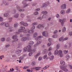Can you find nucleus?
Wrapping results in <instances>:
<instances>
[{"instance_id":"obj_62","label":"nucleus","mask_w":72,"mask_h":72,"mask_svg":"<svg viewBox=\"0 0 72 72\" xmlns=\"http://www.w3.org/2000/svg\"><path fill=\"white\" fill-rule=\"evenodd\" d=\"M40 10V8H37L35 10L36 11H39Z\"/></svg>"},{"instance_id":"obj_12","label":"nucleus","mask_w":72,"mask_h":72,"mask_svg":"<svg viewBox=\"0 0 72 72\" xmlns=\"http://www.w3.org/2000/svg\"><path fill=\"white\" fill-rule=\"evenodd\" d=\"M45 24H43L42 25H41L39 24L37 28H40L41 27H45Z\"/></svg>"},{"instance_id":"obj_11","label":"nucleus","mask_w":72,"mask_h":72,"mask_svg":"<svg viewBox=\"0 0 72 72\" xmlns=\"http://www.w3.org/2000/svg\"><path fill=\"white\" fill-rule=\"evenodd\" d=\"M20 24H22V25H23L24 26H28V24H27V23H24V22H20Z\"/></svg>"},{"instance_id":"obj_22","label":"nucleus","mask_w":72,"mask_h":72,"mask_svg":"<svg viewBox=\"0 0 72 72\" xmlns=\"http://www.w3.org/2000/svg\"><path fill=\"white\" fill-rule=\"evenodd\" d=\"M60 64H61V65H62V66H63L64 65H65V62H64V61H61L60 62Z\"/></svg>"},{"instance_id":"obj_64","label":"nucleus","mask_w":72,"mask_h":72,"mask_svg":"<svg viewBox=\"0 0 72 72\" xmlns=\"http://www.w3.org/2000/svg\"><path fill=\"white\" fill-rule=\"evenodd\" d=\"M69 67L70 69H72V66L71 65H69Z\"/></svg>"},{"instance_id":"obj_21","label":"nucleus","mask_w":72,"mask_h":72,"mask_svg":"<svg viewBox=\"0 0 72 72\" xmlns=\"http://www.w3.org/2000/svg\"><path fill=\"white\" fill-rule=\"evenodd\" d=\"M37 33H35L33 34V37L34 38H35L36 37H37Z\"/></svg>"},{"instance_id":"obj_7","label":"nucleus","mask_w":72,"mask_h":72,"mask_svg":"<svg viewBox=\"0 0 72 72\" xmlns=\"http://www.w3.org/2000/svg\"><path fill=\"white\" fill-rule=\"evenodd\" d=\"M66 66H61L60 67V68L61 69H62L63 71H68V69L66 68Z\"/></svg>"},{"instance_id":"obj_42","label":"nucleus","mask_w":72,"mask_h":72,"mask_svg":"<svg viewBox=\"0 0 72 72\" xmlns=\"http://www.w3.org/2000/svg\"><path fill=\"white\" fill-rule=\"evenodd\" d=\"M53 49L51 47H50L48 50V51H50L52 50Z\"/></svg>"},{"instance_id":"obj_16","label":"nucleus","mask_w":72,"mask_h":72,"mask_svg":"<svg viewBox=\"0 0 72 72\" xmlns=\"http://www.w3.org/2000/svg\"><path fill=\"white\" fill-rule=\"evenodd\" d=\"M48 50L45 49L44 50V51H43V54H46L48 53Z\"/></svg>"},{"instance_id":"obj_26","label":"nucleus","mask_w":72,"mask_h":72,"mask_svg":"<svg viewBox=\"0 0 72 72\" xmlns=\"http://www.w3.org/2000/svg\"><path fill=\"white\" fill-rule=\"evenodd\" d=\"M54 56H50V60H53V59L54 58Z\"/></svg>"},{"instance_id":"obj_13","label":"nucleus","mask_w":72,"mask_h":72,"mask_svg":"<svg viewBox=\"0 0 72 72\" xmlns=\"http://www.w3.org/2000/svg\"><path fill=\"white\" fill-rule=\"evenodd\" d=\"M61 8L62 9H65L66 8V4H62L61 6Z\"/></svg>"},{"instance_id":"obj_38","label":"nucleus","mask_w":72,"mask_h":72,"mask_svg":"<svg viewBox=\"0 0 72 72\" xmlns=\"http://www.w3.org/2000/svg\"><path fill=\"white\" fill-rule=\"evenodd\" d=\"M32 66H35L36 65V63L35 62H33L32 63Z\"/></svg>"},{"instance_id":"obj_44","label":"nucleus","mask_w":72,"mask_h":72,"mask_svg":"<svg viewBox=\"0 0 72 72\" xmlns=\"http://www.w3.org/2000/svg\"><path fill=\"white\" fill-rule=\"evenodd\" d=\"M4 55H2V56H0V59L1 60L2 59V58H4Z\"/></svg>"},{"instance_id":"obj_37","label":"nucleus","mask_w":72,"mask_h":72,"mask_svg":"<svg viewBox=\"0 0 72 72\" xmlns=\"http://www.w3.org/2000/svg\"><path fill=\"white\" fill-rule=\"evenodd\" d=\"M37 22H34V23H33L32 24V25H33V26L37 25Z\"/></svg>"},{"instance_id":"obj_47","label":"nucleus","mask_w":72,"mask_h":72,"mask_svg":"<svg viewBox=\"0 0 72 72\" xmlns=\"http://www.w3.org/2000/svg\"><path fill=\"white\" fill-rule=\"evenodd\" d=\"M51 51L49 52L48 53V55H49V56H50V55H51Z\"/></svg>"},{"instance_id":"obj_52","label":"nucleus","mask_w":72,"mask_h":72,"mask_svg":"<svg viewBox=\"0 0 72 72\" xmlns=\"http://www.w3.org/2000/svg\"><path fill=\"white\" fill-rule=\"evenodd\" d=\"M66 57V58H68V59L69 58H70V56H69L68 55H67Z\"/></svg>"},{"instance_id":"obj_31","label":"nucleus","mask_w":72,"mask_h":72,"mask_svg":"<svg viewBox=\"0 0 72 72\" xmlns=\"http://www.w3.org/2000/svg\"><path fill=\"white\" fill-rule=\"evenodd\" d=\"M18 24L16 23H15V24H14V27H18Z\"/></svg>"},{"instance_id":"obj_55","label":"nucleus","mask_w":72,"mask_h":72,"mask_svg":"<svg viewBox=\"0 0 72 72\" xmlns=\"http://www.w3.org/2000/svg\"><path fill=\"white\" fill-rule=\"evenodd\" d=\"M10 46V45L9 44H7L6 45V48H8V47H9Z\"/></svg>"},{"instance_id":"obj_33","label":"nucleus","mask_w":72,"mask_h":72,"mask_svg":"<svg viewBox=\"0 0 72 72\" xmlns=\"http://www.w3.org/2000/svg\"><path fill=\"white\" fill-rule=\"evenodd\" d=\"M59 47H60V44H58L56 47L57 49H58L59 48Z\"/></svg>"},{"instance_id":"obj_39","label":"nucleus","mask_w":72,"mask_h":72,"mask_svg":"<svg viewBox=\"0 0 72 72\" xmlns=\"http://www.w3.org/2000/svg\"><path fill=\"white\" fill-rule=\"evenodd\" d=\"M66 30V28L64 27L63 29H62V32H65Z\"/></svg>"},{"instance_id":"obj_35","label":"nucleus","mask_w":72,"mask_h":72,"mask_svg":"<svg viewBox=\"0 0 72 72\" xmlns=\"http://www.w3.org/2000/svg\"><path fill=\"white\" fill-rule=\"evenodd\" d=\"M49 67V66H46L45 67L43 68V69H46V68H48Z\"/></svg>"},{"instance_id":"obj_10","label":"nucleus","mask_w":72,"mask_h":72,"mask_svg":"<svg viewBox=\"0 0 72 72\" xmlns=\"http://www.w3.org/2000/svg\"><path fill=\"white\" fill-rule=\"evenodd\" d=\"M12 39L14 40H15V41H17L18 40V39H17V36L16 35L13 36L12 37Z\"/></svg>"},{"instance_id":"obj_29","label":"nucleus","mask_w":72,"mask_h":72,"mask_svg":"<svg viewBox=\"0 0 72 72\" xmlns=\"http://www.w3.org/2000/svg\"><path fill=\"white\" fill-rule=\"evenodd\" d=\"M59 40L60 41H61L62 40H63V37H62L60 38L59 39Z\"/></svg>"},{"instance_id":"obj_23","label":"nucleus","mask_w":72,"mask_h":72,"mask_svg":"<svg viewBox=\"0 0 72 72\" xmlns=\"http://www.w3.org/2000/svg\"><path fill=\"white\" fill-rule=\"evenodd\" d=\"M54 54L55 55H57V54H58V51L57 50H56L55 51Z\"/></svg>"},{"instance_id":"obj_32","label":"nucleus","mask_w":72,"mask_h":72,"mask_svg":"<svg viewBox=\"0 0 72 72\" xmlns=\"http://www.w3.org/2000/svg\"><path fill=\"white\" fill-rule=\"evenodd\" d=\"M71 11V10L70 9H68L67 11H66V13H69Z\"/></svg>"},{"instance_id":"obj_2","label":"nucleus","mask_w":72,"mask_h":72,"mask_svg":"<svg viewBox=\"0 0 72 72\" xmlns=\"http://www.w3.org/2000/svg\"><path fill=\"white\" fill-rule=\"evenodd\" d=\"M42 36H39L35 38V40L36 41H37V44H35L34 46V47H36L38 45H39V44H40L41 43V42L40 40V39H41V38H42Z\"/></svg>"},{"instance_id":"obj_3","label":"nucleus","mask_w":72,"mask_h":72,"mask_svg":"<svg viewBox=\"0 0 72 72\" xmlns=\"http://www.w3.org/2000/svg\"><path fill=\"white\" fill-rule=\"evenodd\" d=\"M42 13L43 14V15L42 16V18L41 17H39L38 18V19L41 20V19H42V18H47V16L46 14H48V12L46 11H43L42 12Z\"/></svg>"},{"instance_id":"obj_57","label":"nucleus","mask_w":72,"mask_h":72,"mask_svg":"<svg viewBox=\"0 0 72 72\" xmlns=\"http://www.w3.org/2000/svg\"><path fill=\"white\" fill-rule=\"evenodd\" d=\"M5 22H2L1 24V25H5Z\"/></svg>"},{"instance_id":"obj_46","label":"nucleus","mask_w":72,"mask_h":72,"mask_svg":"<svg viewBox=\"0 0 72 72\" xmlns=\"http://www.w3.org/2000/svg\"><path fill=\"white\" fill-rule=\"evenodd\" d=\"M3 21V19L1 17H0V21L1 22Z\"/></svg>"},{"instance_id":"obj_60","label":"nucleus","mask_w":72,"mask_h":72,"mask_svg":"<svg viewBox=\"0 0 72 72\" xmlns=\"http://www.w3.org/2000/svg\"><path fill=\"white\" fill-rule=\"evenodd\" d=\"M50 45H51V43H50L48 44V46H50Z\"/></svg>"},{"instance_id":"obj_27","label":"nucleus","mask_w":72,"mask_h":72,"mask_svg":"<svg viewBox=\"0 0 72 72\" xmlns=\"http://www.w3.org/2000/svg\"><path fill=\"white\" fill-rule=\"evenodd\" d=\"M61 14H65V11L64 10H62L61 11Z\"/></svg>"},{"instance_id":"obj_36","label":"nucleus","mask_w":72,"mask_h":72,"mask_svg":"<svg viewBox=\"0 0 72 72\" xmlns=\"http://www.w3.org/2000/svg\"><path fill=\"white\" fill-rule=\"evenodd\" d=\"M42 58L41 57H39L38 58V60L40 61V60H41Z\"/></svg>"},{"instance_id":"obj_54","label":"nucleus","mask_w":72,"mask_h":72,"mask_svg":"<svg viewBox=\"0 0 72 72\" xmlns=\"http://www.w3.org/2000/svg\"><path fill=\"white\" fill-rule=\"evenodd\" d=\"M46 57H47V55H44V57H43V58L44 59H45L46 58Z\"/></svg>"},{"instance_id":"obj_59","label":"nucleus","mask_w":72,"mask_h":72,"mask_svg":"<svg viewBox=\"0 0 72 72\" xmlns=\"http://www.w3.org/2000/svg\"><path fill=\"white\" fill-rule=\"evenodd\" d=\"M68 40V38L66 37L65 38L64 40H63L64 41V40Z\"/></svg>"},{"instance_id":"obj_30","label":"nucleus","mask_w":72,"mask_h":72,"mask_svg":"<svg viewBox=\"0 0 72 72\" xmlns=\"http://www.w3.org/2000/svg\"><path fill=\"white\" fill-rule=\"evenodd\" d=\"M68 50L66 51V50H64V54H67V53H68Z\"/></svg>"},{"instance_id":"obj_24","label":"nucleus","mask_w":72,"mask_h":72,"mask_svg":"<svg viewBox=\"0 0 72 72\" xmlns=\"http://www.w3.org/2000/svg\"><path fill=\"white\" fill-rule=\"evenodd\" d=\"M49 4V2H48L47 3H44L43 4V7H44V6H47V5H48Z\"/></svg>"},{"instance_id":"obj_20","label":"nucleus","mask_w":72,"mask_h":72,"mask_svg":"<svg viewBox=\"0 0 72 72\" xmlns=\"http://www.w3.org/2000/svg\"><path fill=\"white\" fill-rule=\"evenodd\" d=\"M4 17H9V14L6 13L4 14Z\"/></svg>"},{"instance_id":"obj_1","label":"nucleus","mask_w":72,"mask_h":72,"mask_svg":"<svg viewBox=\"0 0 72 72\" xmlns=\"http://www.w3.org/2000/svg\"><path fill=\"white\" fill-rule=\"evenodd\" d=\"M21 29H19L18 30V32H16V34H19V32H23L24 33H33V30L35 29V27L34 26H32L31 30H29V29H27L25 30V28L23 27H21Z\"/></svg>"},{"instance_id":"obj_49","label":"nucleus","mask_w":72,"mask_h":72,"mask_svg":"<svg viewBox=\"0 0 72 72\" xmlns=\"http://www.w3.org/2000/svg\"><path fill=\"white\" fill-rule=\"evenodd\" d=\"M5 40V39L4 38H2L1 39V40L2 41H4Z\"/></svg>"},{"instance_id":"obj_61","label":"nucleus","mask_w":72,"mask_h":72,"mask_svg":"<svg viewBox=\"0 0 72 72\" xmlns=\"http://www.w3.org/2000/svg\"><path fill=\"white\" fill-rule=\"evenodd\" d=\"M51 40H52V39L51 38H49L48 39V41H49V42H50V41H51Z\"/></svg>"},{"instance_id":"obj_51","label":"nucleus","mask_w":72,"mask_h":72,"mask_svg":"<svg viewBox=\"0 0 72 72\" xmlns=\"http://www.w3.org/2000/svg\"><path fill=\"white\" fill-rule=\"evenodd\" d=\"M27 71L28 72H32V71L30 70L29 69H27Z\"/></svg>"},{"instance_id":"obj_43","label":"nucleus","mask_w":72,"mask_h":72,"mask_svg":"<svg viewBox=\"0 0 72 72\" xmlns=\"http://www.w3.org/2000/svg\"><path fill=\"white\" fill-rule=\"evenodd\" d=\"M41 68V67L39 68L38 67H35V68H34L36 70H39V69H36V68Z\"/></svg>"},{"instance_id":"obj_4","label":"nucleus","mask_w":72,"mask_h":72,"mask_svg":"<svg viewBox=\"0 0 72 72\" xmlns=\"http://www.w3.org/2000/svg\"><path fill=\"white\" fill-rule=\"evenodd\" d=\"M31 46H28L27 48H24V51H26L27 50H28V52L31 51Z\"/></svg>"},{"instance_id":"obj_34","label":"nucleus","mask_w":72,"mask_h":72,"mask_svg":"<svg viewBox=\"0 0 72 72\" xmlns=\"http://www.w3.org/2000/svg\"><path fill=\"white\" fill-rule=\"evenodd\" d=\"M29 67V66H24V67L23 68V69H26V68H28Z\"/></svg>"},{"instance_id":"obj_56","label":"nucleus","mask_w":72,"mask_h":72,"mask_svg":"<svg viewBox=\"0 0 72 72\" xmlns=\"http://www.w3.org/2000/svg\"><path fill=\"white\" fill-rule=\"evenodd\" d=\"M10 39L9 38H8L7 39V41H10Z\"/></svg>"},{"instance_id":"obj_58","label":"nucleus","mask_w":72,"mask_h":72,"mask_svg":"<svg viewBox=\"0 0 72 72\" xmlns=\"http://www.w3.org/2000/svg\"><path fill=\"white\" fill-rule=\"evenodd\" d=\"M58 32V31L57 30H56L55 32H54V34H55V33H57Z\"/></svg>"},{"instance_id":"obj_53","label":"nucleus","mask_w":72,"mask_h":72,"mask_svg":"<svg viewBox=\"0 0 72 72\" xmlns=\"http://www.w3.org/2000/svg\"><path fill=\"white\" fill-rule=\"evenodd\" d=\"M69 35H70V36H72V32H70L69 33Z\"/></svg>"},{"instance_id":"obj_6","label":"nucleus","mask_w":72,"mask_h":72,"mask_svg":"<svg viewBox=\"0 0 72 72\" xmlns=\"http://www.w3.org/2000/svg\"><path fill=\"white\" fill-rule=\"evenodd\" d=\"M62 50H59L58 51V54L60 57H62L63 56H64V55L62 54Z\"/></svg>"},{"instance_id":"obj_41","label":"nucleus","mask_w":72,"mask_h":72,"mask_svg":"<svg viewBox=\"0 0 72 72\" xmlns=\"http://www.w3.org/2000/svg\"><path fill=\"white\" fill-rule=\"evenodd\" d=\"M14 17L16 18H18V14H16V15H15L14 16Z\"/></svg>"},{"instance_id":"obj_45","label":"nucleus","mask_w":72,"mask_h":72,"mask_svg":"<svg viewBox=\"0 0 72 72\" xmlns=\"http://www.w3.org/2000/svg\"><path fill=\"white\" fill-rule=\"evenodd\" d=\"M21 17H22V18H23V17H24V15L23 14H21Z\"/></svg>"},{"instance_id":"obj_5","label":"nucleus","mask_w":72,"mask_h":72,"mask_svg":"<svg viewBox=\"0 0 72 72\" xmlns=\"http://www.w3.org/2000/svg\"><path fill=\"white\" fill-rule=\"evenodd\" d=\"M30 38L29 37H27V38L26 37H24L21 39V40L22 41H26V40H30Z\"/></svg>"},{"instance_id":"obj_17","label":"nucleus","mask_w":72,"mask_h":72,"mask_svg":"<svg viewBox=\"0 0 72 72\" xmlns=\"http://www.w3.org/2000/svg\"><path fill=\"white\" fill-rule=\"evenodd\" d=\"M21 51L22 50H18L16 51V54H19V53H21Z\"/></svg>"},{"instance_id":"obj_50","label":"nucleus","mask_w":72,"mask_h":72,"mask_svg":"<svg viewBox=\"0 0 72 72\" xmlns=\"http://www.w3.org/2000/svg\"><path fill=\"white\" fill-rule=\"evenodd\" d=\"M3 3H4V4H5V5H8V3H6V2L4 1L3 2Z\"/></svg>"},{"instance_id":"obj_48","label":"nucleus","mask_w":72,"mask_h":72,"mask_svg":"<svg viewBox=\"0 0 72 72\" xmlns=\"http://www.w3.org/2000/svg\"><path fill=\"white\" fill-rule=\"evenodd\" d=\"M35 15H38L39 14V12H36L34 13Z\"/></svg>"},{"instance_id":"obj_14","label":"nucleus","mask_w":72,"mask_h":72,"mask_svg":"<svg viewBox=\"0 0 72 72\" xmlns=\"http://www.w3.org/2000/svg\"><path fill=\"white\" fill-rule=\"evenodd\" d=\"M36 51L35 50H32V49H31V51H30L32 52L31 53H30L29 54V56H31L32 55V53H34V52H35V51Z\"/></svg>"},{"instance_id":"obj_19","label":"nucleus","mask_w":72,"mask_h":72,"mask_svg":"<svg viewBox=\"0 0 72 72\" xmlns=\"http://www.w3.org/2000/svg\"><path fill=\"white\" fill-rule=\"evenodd\" d=\"M9 32H13V30L12 29V27H9Z\"/></svg>"},{"instance_id":"obj_15","label":"nucleus","mask_w":72,"mask_h":72,"mask_svg":"<svg viewBox=\"0 0 72 72\" xmlns=\"http://www.w3.org/2000/svg\"><path fill=\"white\" fill-rule=\"evenodd\" d=\"M16 8L17 9L19 10V11L20 12H23V11L24 10L23 9L19 10V9H20V7H19V6H16Z\"/></svg>"},{"instance_id":"obj_9","label":"nucleus","mask_w":72,"mask_h":72,"mask_svg":"<svg viewBox=\"0 0 72 72\" xmlns=\"http://www.w3.org/2000/svg\"><path fill=\"white\" fill-rule=\"evenodd\" d=\"M43 36L45 37H47L48 36V33L47 32H44L42 33Z\"/></svg>"},{"instance_id":"obj_25","label":"nucleus","mask_w":72,"mask_h":72,"mask_svg":"<svg viewBox=\"0 0 72 72\" xmlns=\"http://www.w3.org/2000/svg\"><path fill=\"white\" fill-rule=\"evenodd\" d=\"M40 54H41V53H37L36 55L35 56V58H37V57H39V56Z\"/></svg>"},{"instance_id":"obj_40","label":"nucleus","mask_w":72,"mask_h":72,"mask_svg":"<svg viewBox=\"0 0 72 72\" xmlns=\"http://www.w3.org/2000/svg\"><path fill=\"white\" fill-rule=\"evenodd\" d=\"M4 25H5V26H6V27H9V25L8 23H5Z\"/></svg>"},{"instance_id":"obj_63","label":"nucleus","mask_w":72,"mask_h":72,"mask_svg":"<svg viewBox=\"0 0 72 72\" xmlns=\"http://www.w3.org/2000/svg\"><path fill=\"white\" fill-rule=\"evenodd\" d=\"M56 17L57 18H58V17H59V14H57L56 15Z\"/></svg>"},{"instance_id":"obj_18","label":"nucleus","mask_w":72,"mask_h":72,"mask_svg":"<svg viewBox=\"0 0 72 72\" xmlns=\"http://www.w3.org/2000/svg\"><path fill=\"white\" fill-rule=\"evenodd\" d=\"M34 44V42L33 41H31L29 42V45H28V46H31Z\"/></svg>"},{"instance_id":"obj_8","label":"nucleus","mask_w":72,"mask_h":72,"mask_svg":"<svg viewBox=\"0 0 72 72\" xmlns=\"http://www.w3.org/2000/svg\"><path fill=\"white\" fill-rule=\"evenodd\" d=\"M66 21V19H64L63 20H62L61 19L59 20V22H61V24L62 26H63L64 25V22Z\"/></svg>"},{"instance_id":"obj_28","label":"nucleus","mask_w":72,"mask_h":72,"mask_svg":"<svg viewBox=\"0 0 72 72\" xmlns=\"http://www.w3.org/2000/svg\"><path fill=\"white\" fill-rule=\"evenodd\" d=\"M57 36H58V35L57 34H55L53 35L52 36V37L53 38H57Z\"/></svg>"}]
</instances>
